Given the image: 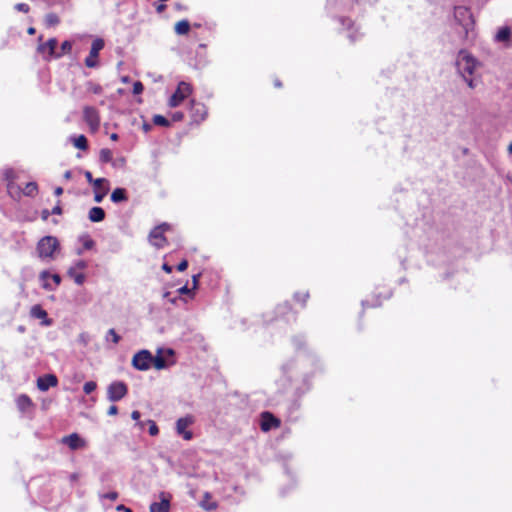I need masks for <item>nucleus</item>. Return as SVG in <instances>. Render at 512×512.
Instances as JSON below:
<instances>
[{
	"instance_id": "obj_14",
	"label": "nucleus",
	"mask_w": 512,
	"mask_h": 512,
	"mask_svg": "<svg viewBox=\"0 0 512 512\" xmlns=\"http://www.w3.org/2000/svg\"><path fill=\"white\" fill-rule=\"evenodd\" d=\"M160 502H153L150 505V512H169L171 496L165 492H161Z\"/></svg>"
},
{
	"instance_id": "obj_49",
	"label": "nucleus",
	"mask_w": 512,
	"mask_h": 512,
	"mask_svg": "<svg viewBox=\"0 0 512 512\" xmlns=\"http://www.w3.org/2000/svg\"><path fill=\"white\" fill-rule=\"evenodd\" d=\"M117 511H123V512H132L130 508L125 507L124 505H118L116 507Z\"/></svg>"
},
{
	"instance_id": "obj_32",
	"label": "nucleus",
	"mask_w": 512,
	"mask_h": 512,
	"mask_svg": "<svg viewBox=\"0 0 512 512\" xmlns=\"http://www.w3.org/2000/svg\"><path fill=\"white\" fill-rule=\"evenodd\" d=\"M153 123L159 126H169V121L162 115H154Z\"/></svg>"
},
{
	"instance_id": "obj_50",
	"label": "nucleus",
	"mask_w": 512,
	"mask_h": 512,
	"mask_svg": "<svg viewBox=\"0 0 512 512\" xmlns=\"http://www.w3.org/2000/svg\"><path fill=\"white\" fill-rule=\"evenodd\" d=\"M86 267V263L82 260L78 261L76 264H75V269H84Z\"/></svg>"
},
{
	"instance_id": "obj_7",
	"label": "nucleus",
	"mask_w": 512,
	"mask_h": 512,
	"mask_svg": "<svg viewBox=\"0 0 512 512\" xmlns=\"http://www.w3.org/2000/svg\"><path fill=\"white\" fill-rule=\"evenodd\" d=\"M192 93V87L189 83L181 81L175 93L169 99V106H179L190 94Z\"/></svg>"
},
{
	"instance_id": "obj_21",
	"label": "nucleus",
	"mask_w": 512,
	"mask_h": 512,
	"mask_svg": "<svg viewBox=\"0 0 512 512\" xmlns=\"http://www.w3.org/2000/svg\"><path fill=\"white\" fill-rule=\"evenodd\" d=\"M127 199V193L124 188H116L111 194V201L114 203L125 202Z\"/></svg>"
},
{
	"instance_id": "obj_4",
	"label": "nucleus",
	"mask_w": 512,
	"mask_h": 512,
	"mask_svg": "<svg viewBox=\"0 0 512 512\" xmlns=\"http://www.w3.org/2000/svg\"><path fill=\"white\" fill-rule=\"evenodd\" d=\"M174 350L167 348L157 349L156 355L153 356V366L157 370L166 369L175 364Z\"/></svg>"
},
{
	"instance_id": "obj_41",
	"label": "nucleus",
	"mask_w": 512,
	"mask_h": 512,
	"mask_svg": "<svg viewBox=\"0 0 512 512\" xmlns=\"http://www.w3.org/2000/svg\"><path fill=\"white\" fill-rule=\"evenodd\" d=\"M187 267H188V262L186 260H183L178 264L177 270L180 272H183L187 269Z\"/></svg>"
},
{
	"instance_id": "obj_19",
	"label": "nucleus",
	"mask_w": 512,
	"mask_h": 512,
	"mask_svg": "<svg viewBox=\"0 0 512 512\" xmlns=\"http://www.w3.org/2000/svg\"><path fill=\"white\" fill-rule=\"evenodd\" d=\"M88 218L91 222H101L105 218V211L101 207H92L89 210Z\"/></svg>"
},
{
	"instance_id": "obj_62",
	"label": "nucleus",
	"mask_w": 512,
	"mask_h": 512,
	"mask_svg": "<svg viewBox=\"0 0 512 512\" xmlns=\"http://www.w3.org/2000/svg\"><path fill=\"white\" fill-rule=\"evenodd\" d=\"M111 140L116 141L118 139V135L116 133L111 134Z\"/></svg>"
},
{
	"instance_id": "obj_35",
	"label": "nucleus",
	"mask_w": 512,
	"mask_h": 512,
	"mask_svg": "<svg viewBox=\"0 0 512 512\" xmlns=\"http://www.w3.org/2000/svg\"><path fill=\"white\" fill-rule=\"evenodd\" d=\"M110 337L115 344H117L120 341V336L116 333L114 329L108 330L106 340H109Z\"/></svg>"
},
{
	"instance_id": "obj_25",
	"label": "nucleus",
	"mask_w": 512,
	"mask_h": 512,
	"mask_svg": "<svg viewBox=\"0 0 512 512\" xmlns=\"http://www.w3.org/2000/svg\"><path fill=\"white\" fill-rule=\"evenodd\" d=\"M17 404L19 409L24 411L32 405V402L28 396L20 395L17 399Z\"/></svg>"
},
{
	"instance_id": "obj_47",
	"label": "nucleus",
	"mask_w": 512,
	"mask_h": 512,
	"mask_svg": "<svg viewBox=\"0 0 512 512\" xmlns=\"http://www.w3.org/2000/svg\"><path fill=\"white\" fill-rule=\"evenodd\" d=\"M79 340L84 344V345H87L88 343V335L85 334V333H82L80 336H79Z\"/></svg>"
},
{
	"instance_id": "obj_20",
	"label": "nucleus",
	"mask_w": 512,
	"mask_h": 512,
	"mask_svg": "<svg viewBox=\"0 0 512 512\" xmlns=\"http://www.w3.org/2000/svg\"><path fill=\"white\" fill-rule=\"evenodd\" d=\"M191 110L192 115L195 120H203L206 114L205 107L201 104L195 103V101H191Z\"/></svg>"
},
{
	"instance_id": "obj_64",
	"label": "nucleus",
	"mask_w": 512,
	"mask_h": 512,
	"mask_svg": "<svg viewBox=\"0 0 512 512\" xmlns=\"http://www.w3.org/2000/svg\"><path fill=\"white\" fill-rule=\"evenodd\" d=\"M508 152H509L510 154H512V142H511V143L509 144V146H508Z\"/></svg>"
},
{
	"instance_id": "obj_17",
	"label": "nucleus",
	"mask_w": 512,
	"mask_h": 512,
	"mask_svg": "<svg viewBox=\"0 0 512 512\" xmlns=\"http://www.w3.org/2000/svg\"><path fill=\"white\" fill-rule=\"evenodd\" d=\"M30 314L34 318L43 319L42 324L45 326H50L52 324V320L47 318V312L44 309H42L40 305L32 306Z\"/></svg>"
},
{
	"instance_id": "obj_43",
	"label": "nucleus",
	"mask_w": 512,
	"mask_h": 512,
	"mask_svg": "<svg viewBox=\"0 0 512 512\" xmlns=\"http://www.w3.org/2000/svg\"><path fill=\"white\" fill-rule=\"evenodd\" d=\"M117 413H118V408L115 405L110 406L108 411H107V414L110 415V416H114Z\"/></svg>"
},
{
	"instance_id": "obj_26",
	"label": "nucleus",
	"mask_w": 512,
	"mask_h": 512,
	"mask_svg": "<svg viewBox=\"0 0 512 512\" xmlns=\"http://www.w3.org/2000/svg\"><path fill=\"white\" fill-rule=\"evenodd\" d=\"M37 191H38V185L36 182L27 183L25 188L23 189V193L26 196H34V195H36Z\"/></svg>"
},
{
	"instance_id": "obj_8",
	"label": "nucleus",
	"mask_w": 512,
	"mask_h": 512,
	"mask_svg": "<svg viewBox=\"0 0 512 512\" xmlns=\"http://www.w3.org/2000/svg\"><path fill=\"white\" fill-rule=\"evenodd\" d=\"M128 392L127 385L122 381H114L107 388V398L111 402H117L124 398Z\"/></svg>"
},
{
	"instance_id": "obj_37",
	"label": "nucleus",
	"mask_w": 512,
	"mask_h": 512,
	"mask_svg": "<svg viewBox=\"0 0 512 512\" xmlns=\"http://www.w3.org/2000/svg\"><path fill=\"white\" fill-rule=\"evenodd\" d=\"M88 90L94 94H100L102 87L99 84L89 83Z\"/></svg>"
},
{
	"instance_id": "obj_1",
	"label": "nucleus",
	"mask_w": 512,
	"mask_h": 512,
	"mask_svg": "<svg viewBox=\"0 0 512 512\" xmlns=\"http://www.w3.org/2000/svg\"><path fill=\"white\" fill-rule=\"evenodd\" d=\"M59 249V242L54 236H44L42 237L36 247L37 254L39 258L45 260H52L55 258V253Z\"/></svg>"
},
{
	"instance_id": "obj_13",
	"label": "nucleus",
	"mask_w": 512,
	"mask_h": 512,
	"mask_svg": "<svg viewBox=\"0 0 512 512\" xmlns=\"http://www.w3.org/2000/svg\"><path fill=\"white\" fill-rule=\"evenodd\" d=\"M61 443L67 445L71 450L84 449L87 445L86 441L81 438L77 433L64 436Z\"/></svg>"
},
{
	"instance_id": "obj_48",
	"label": "nucleus",
	"mask_w": 512,
	"mask_h": 512,
	"mask_svg": "<svg viewBox=\"0 0 512 512\" xmlns=\"http://www.w3.org/2000/svg\"><path fill=\"white\" fill-rule=\"evenodd\" d=\"M51 277L55 283V286H58L61 282V277L58 274H53Z\"/></svg>"
},
{
	"instance_id": "obj_46",
	"label": "nucleus",
	"mask_w": 512,
	"mask_h": 512,
	"mask_svg": "<svg viewBox=\"0 0 512 512\" xmlns=\"http://www.w3.org/2000/svg\"><path fill=\"white\" fill-rule=\"evenodd\" d=\"M467 83V85L469 86V88L471 89H474L475 88V82L472 78H469L468 76H466V79H464Z\"/></svg>"
},
{
	"instance_id": "obj_28",
	"label": "nucleus",
	"mask_w": 512,
	"mask_h": 512,
	"mask_svg": "<svg viewBox=\"0 0 512 512\" xmlns=\"http://www.w3.org/2000/svg\"><path fill=\"white\" fill-rule=\"evenodd\" d=\"M68 275L72 278H74V281L76 284L78 285H82L85 281V276L84 274H76L75 273V268L71 267L69 270H68Z\"/></svg>"
},
{
	"instance_id": "obj_5",
	"label": "nucleus",
	"mask_w": 512,
	"mask_h": 512,
	"mask_svg": "<svg viewBox=\"0 0 512 512\" xmlns=\"http://www.w3.org/2000/svg\"><path fill=\"white\" fill-rule=\"evenodd\" d=\"M132 365L137 370L146 371L153 365V355L148 350H141L133 356Z\"/></svg>"
},
{
	"instance_id": "obj_2",
	"label": "nucleus",
	"mask_w": 512,
	"mask_h": 512,
	"mask_svg": "<svg viewBox=\"0 0 512 512\" xmlns=\"http://www.w3.org/2000/svg\"><path fill=\"white\" fill-rule=\"evenodd\" d=\"M476 66L477 62L470 54L465 51L459 52L456 60V67L463 79H466V76H471L474 73Z\"/></svg>"
},
{
	"instance_id": "obj_22",
	"label": "nucleus",
	"mask_w": 512,
	"mask_h": 512,
	"mask_svg": "<svg viewBox=\"0 0 512 512\" xmlns=\"http://www.w3.org/2000/svg\"><path fill=\"white\" fill-rule=\"evenodd\" d=\"M175 32L178 34V35H185L189 32L190 30V23L187 21V20H181V21H178L176 24H175Z\"/></svg>"
},
{
	"instance_id": "obj_11",
	"label": "nucleus",
	"mask_w": 512,
	"mask_h": 512,
	"mask_svg": "<svg viewBox=\"0 0 512 512\" xmlns=\"http://www.w3.org/2000/svg\"><path fill=\"white\" fill-rule=\"evenodd\" d=\"M194 422L193 416H185L182 418H179L176 422V431L178 435L182 436L185 440H191L193 437V434L191 431H188L187 428L192 425Z\"/></svg>"
},
{
	"instance_id": "obj_38",
	"label": "nucleus",
	"mask_w": 512,
	"mask_h": 512,
	"mask_svg": "<svg viewBox=\"0 0 512 512\" xmlns=\"http://www.w3.org/2000/svg\"><path fill=\"white\" fill-rule=\"evenodd\" d=\"M118 493L116 491H112L106 494L101 495L102 498L109 499L111 501H115L118 499Z\"/></svg>"
},
{
	"instance_id": "obj_31",
	"label": "nucleus",
	"mask_w": 512,
	"mask_h": 512,
	"mask_svg": "<svg viewBox=\"0 0 512 512\" xmlns=\"http://www.w3.org/2000/svg\"><path fill=\"white\" fill-rule=\"evenodd\" d=\"M72 49V44L70 41H64L62 44H61V52L60 53H55V57L59 58L61 57L63 54H66V53H70Z\"/></svg>"
},
{
	"instance_id": "obj_10",
	"label": "nucleus",
	"mask_w": 512,
	"mask_h": 512,
	"mask_svg": "<svg viewBox=\"0 0 512 512\" xmlns=\"http://www.w3.org/2000/svg\"><path fill=\"white\" fill-rule=\"evenodd\" d=\"M83 118L92 131H96L100 125V117L98 111L92 106L83 108Z\"/></svg>"
},
{
	"instance_id": "obj_18",
	"label": "nucleus",
	"mask_w": 512,
	"mask_h": 512,
	"mask_svg": "<svg viewBox=\"0 0 512 512\" xmlns=\"http://www.w3.org/2000/svg\"><path fill=\"white\" fill-rule=\"evenodd\" d=\"M57 44V40L55 38H51L46 43L40 44L38 46V51L44 53L47 50L49 56H55V49Z\"/></svg>"
},
{
	"instance_id": "obj_34",
	"label": "nucleus",
	"mask_w": 512,
	"mask_h": 512,
	"mask_svg": "<svg viewBox=\"0 0 512 512\" xmlns=\"http://www.w3.org/2000/svg\"><path fill=\"white\" fill-rule=\"evenodd\" d=\"M97 387V384L94 381L86 382L83 386V390L86 394L92 393Z\"/></svg>"
},
{
	"instance_id": "obj_29",
	"label": "nucleus",
	"mask_w": 512,
	"mask_h": 512,
	"mask_svg": "<svg viewBox=\"0 0 512 512\" xmlns=\"http://www.w3.org/2000/svg\"><path fill=\"white\" fill-rule=\"evenodd\" d=\"M59 22V17L55 13H49L45 16V23L47 26H56Z\"/></svg>"
},
{
	"instance_id": "obj_39",
	"label": "nucleus",
	"mask_w": 512,
	"mask_h": 512,
	"mask_svg": "<svg viewBox=\"0 0 512 512\" xmlns=\"http://www.w3.org/2000/svg\"><path fill=\"white\" fill-rule=\"evenodd\" d=\"M143 88H144L143 84L141 82L137 81L133 84V93L136 95L140 94V93H142Z\"/></svg>"
},
{
	"instance_id": "obj_42",
	"label": "nucleus",
	"mask_w": 512,
	"mask_h": 512,
	"mask_svg": "<svg viewBox=\"0 0 512 512\" xmlns=\"http://www.w3.org/2000/svg\"><path fill=\"white\" fill-rule=\"evenodd\" d=\"M111 163H112V165L114 167H123L125 165V159L124 158H120V159L115 160V161L112 160Z\"/></svg>"
},
{
	"instance_id": "obj_51",
	"label": "nucleus",
	"mask_w": 512,
	"mask_h": 512,
	"mask_svg": "<svg viewBox=\"0 0 512 512\" xmlns=\"http://www.w3.org/2000/svg\"><path fill=\"white\" fill-rule=\"evenodd\" d=\"M178 292L180 294H188V293L191 292V290L187 286H183V287L178 289Z\"/></svg>"
},
{
	"instance_id": "obj_58",
	"label": "nucleus",
	"mask_w": 512,
	"mask_h": 512,
	"mask_svg": "<svg viewBox=\"0 0 512 512\" xmlns=\"http://www.w3.org/2000/svg\"><path fill=\"white\" fill-rule=\"evenodd\" d=\"M49 276V273L47 271H43L40 274V278L45 280Z\"/></svg>"
},
{
	"instance_id": "obj_59",
	"label": "nucleus",
	"mask_w": 512,
	"mask_h": 512,
	"mask_svg": "<svg viewBox=\"0 0 512 512\" xmlns=\"http://www.w3.org/2000/svg\"><path fill=\"white\" fill-rule=\"evenodd\" d=\"M71 177H72V173H71V171H66V172L64 173V178H65L66 180L71 179Z\"/></svg>"
},
{
	"instance_id": "obj_57",
	"label": "nucleus",
	"mask_w": 512,
	"mask_h": 512,
	"mask_svg": "<svg viewBox=\"0 0 512 512\" xmlns=\"http://www.w3.org/2000/svg\"><path fill=\"white\" fill-rule=\"evenodd\" d=\"M43 288H45V289H47V290H53V289H54V287H52V286L50 285V282H44V283H43Z\"/></svg>"
},
{
	"instance_id": "obj_63",
	"label": "nucleus",
	"mask_w": 512,
	"mask_h": 512,
	"mask_svg": "<svg viewBox=\"0 0 512 512\" xmlns=\"http://www.w3.org/2000/svg\"><path fill=\"white\" fill-rule=\"evenodd\" d=\"M274 85H275L276 87H281V86H282V84H281V82H280L279 80H276V81L274 82Z\"/></svg>"
},
{
	"instance_id": "obj_16",
	"label": "nucleus",
	"mask_w": 512,
	"mask_h": 512,
	"mask_svg": "<svg viewBox=\"0 0 512 512\" xmlns=\"http://www.w3.org/2000/svg\"><path fill=\"white\" fill-rule=\"evenodd\" d=\"M280 426V421L275 418L271 413L264 412L262 413V422L261 429L263 431H269L272 428H276Z\"/></svg>"
},
{
	"instance_id": "obj_3",
	"label": "nucleus",
	"mask_w": 512,
	"mask_h": 512,
	"mask_svg": "<svg viewBox=\"0 0 512 512\" xmlns=\"http://www.w3.org/2000/svg\"><path fill=\"white\" fill-rule=\"evenodd\" d=\"M454 17L456 22L463 28L465 36L468 37L474 28V18L470 10L463 6L456 7Z\"/></svg>"
},
{
	"instance_id": "obj_52",
	"label": "nucleus",
	"mask_w": 512,
	"mask_h": 512,
	"mask_svg": "<svg viewBox=\"0 0 512 512\" xmlns=\"http://www.w3.org/2000/svg\"><path fill=\"white\" fill-rule=\"evenodd\" d=\"M50 214H51V212H50L49 210L44 209V210L42 211V214H41L42 219H43L44 221H46V220L48 219V217H49V215H50Z\"/></svg>"
},
{
	"instance_id": "obj_55",
	"label": "nucleus",
	"mask_w": 512,
	"mask_h": 512,
	"mask_svg": "<svg viewBox=\"0 0 512 512\" xmlns=\"http://www.w3.org/2000/svg\"><path fill=\"white\" fill-rule=\"evenodd\" d=\"M54 193H55L56 196H60L63 193V188L62 187H57L54 190Z\"/></svg>"
},
{
	"instance_id": "obj_33",
	"label": "nucleus",
	"mask_w": 512,
	"mask_h": 512,
	"mask_svg": "<svg viewBox=\"0 0 512 512\" xmlns=\"http://www.w3.org/2000/svg\"><path fill=\"white\" fill-rule=\"evenodd\" d=\"M294 298L296 299V301L300 302L303 306H305V304L309 298V294L307 292L296 293L294 295Z\"/></svg>"
},
{
	"instance_id": "obj_24",
	"label": "nucleus",
	"mask_w": 512,
	"mask_h": 512,
	"mask_svg": "<svg viewBox=\"0 0 512 512\" xmlns=\"http://www.w3.org/2000/svg\"><path fill=\"white\" fill-rule=\"evenodd\" d=\"M72 141L73 145L80 150H86L88 148L87 138L84 135L74 137Z\"/></svg>"
},
{
	"instance_id": "obj_45",
	"label": "nucleus",
	"mask_w": 512,
	"mask_h": 512,
	"mask_svg": "<svg viewBox=\"0 0 512 512\" xmlns=\"http://www.w3.org/2000/svg\"><path fill=\"white\" fill-rule=\"evenodd\" d=\"M51 214H56V215L62 214V208L59 205V203L52 209Z\"/></svg>"
},
{
	"instance_id": "obj_6",
	"label": "nucleus",
	"mask_w": 512,
	"mask_h": 512,
	"mask_svg": "<svg viewBox=\"0 0 512 512\" xmlns=\"http://www.w3.org/2000/svg\"><path fill=\"white\" fill-rule=\"evenodd\" d=\"M170 228V225L167 223H162L161 225L153 228L149 233V242L156 248H162L166 245L167 239L164 236V232Z\"/></svg>"
},
{
	"instance_id": "obj_56",
	"label": "nucleus",
	"mask_w": 512,
	"mask_h": 512,
	"mask_svg": "<svg viewBox=\"0 0 512 512\" xmlns=\"http://www.w3.org/2000/svg\"><path fill=\"white\" fill-rule=\"evenodd\" d=\"M165 8H166V6L164 4H160L159 6H157L156 11L158 13H161L165 10Z\"/></svg>"
},
{
	"instance_id": "obj_53",
	"label": "nucleus",
	"mask_w": 512,
	"mask_h": 512,
	"mask_svg": "<svg viewBox=\"0 0 512 512\" xmlns=\"http://www.w3.org/2000/svg\"><path fill=\"white\" fill-rule=\"evenodd\" d=\"M131 417L133 420H139L140 418V412L139 411H133L132 414H131Z\"/></svg>"
},
{
	"instance_id": "obj_61",
	"label": "nucleus",
	"mask_w": 512,
	"mask_h": 512,
	"mask_svg": "<svg viewBox=\"0 0 512 512\" xmlns=\"http://www.w3.org/2000/svg\"><path fill=\"white\" fill-rule=\"evenodd\" d=\"M92 245H93V241H91V240H90V241H87V242L85 243V248H91V247H92Z\"/></svg>"
},
{
	"instance_id": "obj_60",
	"label": "nucleus",
	"mask_w": 512,
	"mask_h": 512,
	"mask_svg": "<svg viewBox=\"0 0 512 512\" xmlns=\"http://www.w3.org/2000/svg\"><path fill=\"white\" fill-rule=\"evenodd\" d=\"M27 32H28V34L33 35V34H35L36 31H35L34 27H30V28H28Z\"/></svg>"
},
{
	"instance_id": "obj_30",
	"label": "nucleus",
	"mask_w": 512,
	"mask_h": 512,
	"mask_svg": "<svg viewBox=\"0 0 512 512\" xmlns=\"http://www.w3.org/2000/svg\"><path fill=\"white\" fill-rule=\"evenodd\" d=\"M210 498V494L209 493H205V500L201 502V506L205 509V510H214L216 509L217 507V504L216 502H210L208 499Z\"/></svg>"
},
{
	"instance_id": "obj_9",
	"label": "nucleus",
	"mask_w": 512,
	"mask_h": 512,
	"mask_svg": "<svg viewBox=\"0 0 512 512\" xmlns=\"http://www.w3.org/2000/svg\"><path fill=\"white\" fill-rule=\"evenodd\" d=\"M84 176L90 184H93L95 189L101 188L102 185H105L102 193H95V195H94L95 202H97V203L102 202L103 198L105 197V195L107 194V192L109 190V181L105 178L94 179L92 177V174L90 171H85Z\"/></svg>"
},
{
	"instance_id": "obj_54",
	"label": "nucleus",
	"mask_w": 512,
	"mask_h": 512,
	"mask_svg": "<svg viewBox=\"0 0 512 512\" xmlns=\"http://www.w3.org/2000/svg\"><path fill=\"white\" fill-rule=\"evenodd\" d=\"M162 269H163L165 272H167V273H170V272L172 271V267H171V266H169V265H168V264H166V263H165V264H163Z\"/></svg>"
},
{
	"instance_id": "obj_36",
	"label": "nucleus",
	"mask_w": 512,
	"mask_h": 512,
	"mask_svg": "<svg viewBox=\"0 0 512 512\" xmlns=\"http://www.w3.org/2000/svg\"><path fill=\"white\" fill-rule=\"evenodd\" d=\"M147 423L149 424V434L151 436H156L159 433L156 423L153 420H148Z\"/></svg>"
},
{
	"instance_id": "obj_23",
	"label": "nucleus",
	"mask_w": 512,
	"mask_h": 512,
	"mask_svg": "<svg viewBox=\"0 0 512 512\" xmlns=\"http://www.w3.org/2000/svg\"><path fill=\"white\" fill-rule=\"evenodd\" d=\"M510 36H511V30L509 27H502L501 29L498 30L496 36H495V39L496 41L498 42H505V41H508L510 39Z\"/></svg>"
},
{
	"instance_id": "obj_12",
	"label": "nucleus",
	"mask_w": 512,
	"mask_h": 512,
	"mask_svg": "<svg viewBox=\"0 0 512 512\" xmlns=\"http://www.w3.org/2000/svg\"><path fill=\"white\" fill-rule=\"evenodd\" d=\"M104 47V41L102 39H96L92 42L90 53L85 59V65L89 68H94L98 65V55L100 50Z\"/></svg>"
},
{
	"instance_id": "obj_44",
	"label": "nucleus",
	"mask_w": 512,
	"mask_h": 512,
	"mask_svg": "<svg viewBox=\"0 0 512 512\" xmlns=\"http://www.w3.org/2000/svg\"><path fill=\"white\" fill-rule=\"evenodd\" d=\"M183 119V113L182 112H175L173 115H172V120L173 121H180Z\"/></svg>"
},
{
	"instance_id": "obj_27",
	"label": "nucleus",
	"mask_w": 512,
	"mask_h": 512,
	"mask_svg": "<svg viewBox=\"0 0 512 512\" xmlns=\"http://www.w3.org/2000/svg\"><path fill=\"white\" fill-rule=\"evenodd\" d=\"M99 159L102 163H109L112 162V151L107 148H103L100 150Z\"/></svg>"
},
{
	"instance_id": "obj_40",
	"label": "nucleus",
	"mask_w": 512,
	"mask_h": 512,
	"mask_svg": "<svg viewBox=\"0 0 512 512\" xmlns=\"http://www.w3.org/2000/svg\"><path fill=\"white\" fill-rule=\"evenodd\" d=\"M15 9L17 11H20V12H23V13H27L29 11V6L25 3H18L15 5Z\"/></svg>"
},
{
	"instance_id": "obj_15",
	"label": "nucleus",
	"mask_w": 512,
	"mask_h": 512,
	"mask_svg": "<svg viewBox=\"0 0 512 512\" xmlns=\"http://www.w3.org/2000/svg\"><path fill=\"white\" fill-rule=\"evenodd\" d=\"M58 383L57 377L53 374H47L39 377L37 380V387L41 391H47L50 387L56 386Z\"/></svg>"
}]
</instances>
